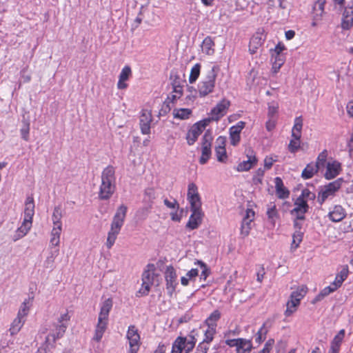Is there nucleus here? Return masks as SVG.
<instances>
[{
	"label": "nucleus",
	"mask_w": 353,
	"mask_h": 353,
	"mask_svg": "<svg viewBox=\"0 0 353 353\" xmlns=\"http://www.w3.org/2000/svg\"><path fill=\"white\" fill-rule=\"evenodd\" d=\"M101 183L99 187V199L108 200L114 194L116 189L115 169L108 165L101 173Z\"/></svg>",
	"instance_id": "1"
},
{
	"label": "nucleus",
	"mask_w": 353,
	"mask_h": 353,
	"mask_svg": "<svg viewBox=\"0 0 353 353\" xmlns=\"http://www.w3.org/2000/svg\"><path fill=\"white\" fill-rule=\"evenodd\" d=\"M127 207L121 205L117 210L111 223L110 230L108 233L106 246L110 249L115 243L118 234L123 225L124 219L126 216Z\"/></svg>",
	"instance_id": "2"
},
{
	"label": "nucleus",
	"mask_w": 353,
	"mask_h": 353,
	"mask_svg": "<svg viewBox=\"0 0 353 353\" xmlns=\"http://www.w3.org/2000/svg\"><path fill=\"white\" fill-rule=\"evenodd\" d=\"M219 70V66L213 65L208 70L205 79L199 82L198 91L201 97H204L213 92Z\"/></svg>",
	"instance_id": "3"
},
{
	"label": "nucleus",
	"mask_w": 353,
	"mask_h": 353,
	"mask_svg": "<svg viewBox=\"0 0 353 353\" xmlns=\"http://www.w3.org/2000/svg\"><path fill=\"white\" fill-rule=\"evenodd\" d=\"M344 179L343 178H339L336 180L330 182L322 187L319 192L317 201L321 205L327 199L332 198L336 195V193L341 188Z\"/></svg>",
	"instance_id": "4"
},
{
	"label": "nucleus",
	"mask_w": 353,
	"mask_h": 353,
	"mask_svg": "<svg viewBox=\"0 0 353 353\" xmlns=\"http://www.w3.org/2000/svg\"><path fill=\"white\" fill-rule=\"evenodd\" d=\"M212 140V132L210 130L206 131L201 140V156L199 159L201 165L205 164L211 157Z\"/></svg>",
	"instance_id": "5"
},
{
	"label": "nucleus",
	"mask_w": 353,
	"mask_h": 353,
	"mask_svg": "<svg viewBox=\"0 0 353 353\" xmlns=\"http://www.w3.org/2000/svg\"><path fill=\"white\" fill-rule=\"evenodd\" d=\"M210 119H204L194 123L188 131L186 134L187 143L189 145H193L197 140L199 136L209 124Z\"/></svg>",
	"instance_id": "6"
},
{
	"label": "nucleus",
	"mask_w": 353,
	"mask_h": 353,
	"mask_svg": "<svg viewBox=\"0 0 353 353\" xmlns=\"http://www.w3.org/2000/svg\"><path fill=\"white\" fill-rule=\"evenodd\" d=\"M50 334L46 337L44 345L54 346L57 340L62 338L66 331L67 326L65 324L54 323Z\"/></svg>",
	"instance_id": "7"
},
{
	"label": "nucleus",
	"mask_w": 353,
	"mask_h": 353,
	"mask_svg": "<svg viewBox=\"0 0 353 353\" xmlns=\"http://www.w3.org/2000/svg\"><path fill=\"white\" fill-rule=\"evenodd\" d=\"M126 337L130 345L128 353H137L140 347V335L134 325H132L128 327Z\"/></svg>",
	"instance_id": "8"
},
{
	"label": "nucleus",
	"mask_w": 353,
	"mask_h": 353,
	"mask_svg": "<svg viewBox=\"0 0 353 353\" xmlns=\"http://www.w3.org/2000/svg\"><path fill=\"white\" fill-rule=\"evenodd\" d=\"M148 268V270H145L142 274V286L139 291L143 295H147L150 292V286L153 284L155 275L154 265L149 264Z\"/></svg>",
	"instance_id": "9"
},
{
	"label": "nucleus",
	"mask_w": 353,
	"mask_h": 353,
	"mask_svg": "<svg viewBox=\"0 0 353 353\" xmlns=\"http://www.w3.org/2000/svg\"><path fill=\"white\" fill-rule=\"evenodd\" d=\"M230 106V101L223 99L219 101L215 107H214L210 112V117L208 119L210 121H218L221 118L227 114V111Z\"/></svg>",
	"instance_id": "10"
},
{
	"label": "nucleus",
	"mask_w": 353,
	"mask_h": 353,
	"mask_svg": "<svg viewBox=\"0 0 353 353\" xmlns=\"http://www.w3.org/2000/svg\"><path fill=\"white\" fill-rule=\"evenodd\" d=\"M165 279L168 294L170 296H172L178 285L176 270L172 266L170 265L167 267L165 272Z\"/></svg>",
	"instance_id": "11"
},
{
	"label": "nucleus",
	"mask_w": 353,
	"mask_h": 353,
	"mask_svg": "<svg viewBox=\"0 0 353 353\" xmlns=\"http://www.w3.org/2000/svg\"><path fill=\"white\" fill-rule=\"evenodd\" d=\"M152 121V113L148 110H143L141 112L139 125L141 132L143 134L150 133V124Z\"/></svg>",
	"instance_id": "12"
},
{
	"label": "nucleus",
	"mask_w": 353,
	"mask_h": 353,
	"mask_svg": "<svg viewBox=\"0 0 353 353\" xmlns=\"http://www.w3.org/2000/svg\"><path fill=\"white\" fill-rule=\"evenodd\" d=\"M294 208L291 211L292 214H294L296 219L303 221L305 219V214L307 212L309 206L306 201H303L302 198H297L294 203Z\"/></svg>",
	"instance_id": "13"
},
{
	"label": "nucleus",
	"mask_w": 353,
	"mask_h": 353,
	"mask_svg": "<svg viewBox=\"0 0 353 353\" xmlns=\"http://www.w3.org/2000/svg\"><path fill=\"white\" fill-rule=\"evenodd\" d=\"M326 171L324 176L327 180L334 179L341 172V163L337 161H328L326 163Z\"/></svg>",
	"instance_id": "14"
},
{
	"label": "nucleus",
	"mask_w": 353,
	"mask_h": 353,
	"mask_svg": "<svg viewBox=\"0 0 353 353\" xmlns=\"http://www.w3.org/2000/svg\"><path fill=\"white\" fill-rule=\"evenodd\" d=\"M353 26V2L344 8L342 16L341 28L349 30Z\"/></svg>",
	"instance_id": "15"
},
{
	"label": "nucleus",
	"mask_w": 353,
	"mask_h": 353,
	"mask_svg": "<svg viewBox=\"0 0 353 353\" xmlns=\"http://www.w3.org/2000/svg\"><path fill=\"white\" fill-rule=\"evenodd\" d=\"M245 123L243 121H239L235 125L230 128V143L232 145H236L241 139L240 133L244 128Z\"/></svg>",
	"instance_id": "16"
},
{
	"label": "nucleus",
	"mask_w": 353,
	"mask_h": 353,
	"mask_svg": "<svg viewBox=\"0 0 353 353\" xmlns=\"http://www.w3.org/2000/svg\"><path fill=\"white\" fill-rule=\"evenodd\" d=\"M265 40V36L261 32L254 34L250 41L249 51L253 54L256 52L257 50L262 46Z\"/></svg>",
	"instance_id": "17"
},
{
	"label": "nucleus",
	"mask_w": 353,
	"mask_h": 353,
	"mask_svg": "<svg viewBox=\"0 0 353 353\" xmlns=\"http://www.w3.org/2000/svg\"><path fill=\"white\" fill-rule=\"evenodd\" d=\"M192 214L186 224V228L190 230H195L199 227L202 223L203 213L202 210L191 211Z\"/></svg>",
	"instance_id": "18"
},
{
	"label": "nucleus",
	"mask_w": 353,
	"mask_h": 353,
	"mask_svg": "<svg viewBox=\"0 0 353 353\" xmlns=\"http://www.w3.org/2000/svg\"><path fill=\"white\" fill-rule=\"evenodd\" d=\"M248 159L243 161L238 165L237 170L239 172H244L249 170L257 162V159L254 154L253 151L249 150L247 154Z\"/></svg>",
	"instance_id": "19"
},
{
	"label": "nucleus",
	"mask_w": 353,
	"mask_h": 353,
	"mask_svg": "<svg viewBox=\"0 0 353 353\" xmlns=\"http://www.w3.org/2000/svg\"><path fill=\"white\" fill-rule=\"evenodd\" d=\"M131 75L132 70L130 67L129 65L124 66L119 76V81L117 83L118 89L124 90L128 88V85L125 81L129 79Z\"/></svg>",
	"instance_id": "20"
},
{
	"label": "nucleus",
	"mask_w": 353,
	"mask_h": 353,
	"mask_svg": "<svg viewBox=\"0 0 353 353\" xmlns=\"http://www.w3.org/2000/svg\"><path fill=\"white\" fill-rule=\"evenodd\" d=\"M346 216L345 209L339 205H335L328 213V217L332 222H339Z\"/></svg>",
	"instance_id": "21"
},
{
	"label": "nucleus",
	"mask_w": 353,
	"mask_h": 353,
	"mask_svg": "<svg viewBox=\"0 0 353 353\" xmlns=\"http://www.w3.org/2000/svg\"><path fill=\"white\" fill-rule=\"evenodd\" d=\"M276 194L279 199H286L289 197L290 192L285 188L282 179L277 176L274 179Z\"/></svg>",
	"instance_id": "22"
},
{
	"label": "nucleus",
	"mask_w": 353,
	"mask_h": 353,
	"mask_svg": "<svg viewBox=\"0 0 353 353\" xmlns=\"http://www.w3.org/2000/svg\"><path fill=\"white\" fill-rule=\"evenodd\" d=\"M108 320L98 318V322L95 328L93 340L99 342L101 340L106 330Z\"/></svg>",
	"instance_id": "23"
},
{
	"label": "nucleus",
	"mask_w": 353,
	"mask_h": 353,
	"mask_svg": "<svg viewBox=\"0 0 353 353\" xmlns=\"http://www.w3.org/2000/svg\"><path fill=\"white\" fill-rule=\"evenodd\" d=\"M34 214V203L32 197L28 196L26 199L24 210V220L32 222V217Z\"/></svg>",
	"instance_id": "24"
},
{
	"label": "nucleus",
	"mask_w": 353,
	"mask_h": 353,
	"mask_svg": "<svg viewBox=\"0 0 353 353\" xmlns=\"http://www.w3.org/2000/svg\"><path fill=\"white\" fill-rule=\"evenodd\" d=\"M325 0H316L313 6V20L319 21L324 14Z\"/></svg>",
	"instance_id": "25"
},
{
	"label": "nucleus",
	"mask_w": 353,
	"mask_h": 353,
	"mask_svg": "<svg viewBox=\"0 0 353 353\" xmlns=\"http://www.w3.org/2000/svg\"><path fill=\"white\" fill-rule=\"evenodd\" d=\"M112 299H105L101 305V310L99 314L100 319L108 320L109 313L112 307Z\"/></svg>",
	"instance_id": "26"
},
{
	"label": "nucleus",
	"mask_w": 353,
	"mask_h": 353,
	"mask_svg": "<svg viewBox=\"0 0 353 353\" xmlns=\"http://www.w3.org/2000/svg\"><path fill=\"white\" fill-rule=\"evenodd\" d=\"M32 221L23 219L22 225L16 231L14 236V241H17L26 236L32 227Z\"/></svg>",
	"instance_id": "27"
},
{
	"label": "nucleus",
	"mask_w": 353,
	"mask_h": 353,
	"mask_svg": "<svg viewBox=\"0 0 353 353\" xmlns=\"http://www.w3.org/2000/svg\"><path fill=\"white\" fill-rule=\"evenodd\" d=\"M214 41L213 39L211 37L208 36L203 39L202 42V51L206 54L212 55L214 52Z\"/></svg>",
	"instance_id": "28"
},
{
	"label": "nucleus",
	"mask_w": 353,
	"mask_h": 353,
	"mask_svg": "<svg viewBox=\"0 0 353 353\" xmlns=\"http://www.w3.org/2000/svg\"><path fill=\"white\" fill-rule=\"evenodd\" d=\"M252 347V341L245 339L239 338L236 351L237 353H245Z\"/></svg>",
	"instance_id": "29"
},
{
	"label": "nucleus",
	"mask_w": 353,
	"mask_h": 353,
	"mask_svg": "<svg viewBox=\"0 0 353 353\" xmlns=\"http://www.w3.org/2000/svg\"><path fill=\"white\" fill-rule=\"evenodd\" d=\"M348 275V270L343 268L335 277L334 281L331 283L334 289L337 290L342 285L343 282L347 279Z\"/></svg>",
	"instance_id": "30"
},
{
	"label": "nucleus",
	"mask_w": 353,
	"mask_h": 353,
	"mask_svg": "<svg viewBox=\"0 0 353 353\" xmlns=\"http://www.w3.org/2000/svg\"><path fill=\"white\" fill-rule=\"evenodd\" d=\"M266 214L268 216V221L274 227L276 220L279 218V214L276 210V205L270 204L268 208Z\"/></svg>",
	"instance_id": "31"
},
{
	"label": "nucleus",
	"mask_w": 353,
	"mask_h": 353,
	"mask_svg": "<svg viewBox=\"0 0 353 353\" xmlns=\"http://www.w3.org/2000/svg\"><path fill=\"white\" fill-rule=\"evenodd\" d=\"M216 323H210V325L208 326V328L204 331V338L201 343H205L209 345L216 333Z\"/></svg>",
	"instance_id": "32"
},
{
	"label": "nucleus",
	"mask_w": 353,
	"mask_h": 353,
	"mask_svg": "<svg viewBox=\"0 0 353 353\" xmlns=\"http://www.w3.org/2000/svg\"><path fill=\"white\" fill-rule=\"evenodd\" d=\"M318 165L314 163H308L302 172L301 176L304 179H311L319 170Z\"/></svg>",
	"instance_id": "33"
},
{
	"label": "nucleus",
	"mask_w": 353,
	"mask_h": 353,
	"mask_svg": "<svg viewBox=\"0 0 353 353\" xmlns=\"http://www.w3.org/2000/svg\"><path fill=\"white\" fill-rule=\"evenodd\" d=\"M26 321V319H23L17 316V317L12 321L11 326L10 327V332L11 335L17 334L23 327L24 323Z\"/></svg>",
	"instance_id": "34"
},
{
	"label": "nucleus",
	"mask_w": 353,
	"mask_h": 353,
	"mask_svg": "<svg viewBox=\"0 0 353 353\" xmlns=\"http://www.w3.org/2000/svg\"><path fill=\"white\" fill-rule=\"evenodd\" d=\"M62 228H52L51 231V237L50 245L51 247H58L60 243V236Z\"/></svg>",
	"instance_id": "35"
},
{
	"label": "nucleus",
	"mask_w": 353,
	"mask_h": 353,
	"mask_svg": "<svg viewBox=\"0 0 353 353\" xmlns=\"http://www.w3.org/2000/svg\"><path fill=\"white\" fill-rule=\"evenodd\" d=\"M61 218L62 213L60 206L54 207L52 215L53 228H62Z\"/></svg>",
	"instance_id": "36"
},
{
	"label": "nucleus",
	"mask_w": 353,
	"mask_h": 353,
	"mask_svg": "<svg viewBox=\"0 0 353 353\" xmlns=\"http://www.w3.org/2000/svg\"><path fill=\"white\" fill-rule=\"evenodd\" d=\"M300 303L298 302V299H294L290 297V299L286 303V310L285 311V315L286 316H291L296 310Z\"/></svg>",
	"instance_id": "37"
},
{
	"label": "nucleus",
	"mask_w": 353,
	"mask_h": 353,
	"mask_svg": "<svg viewBox=\"0 0 353 353\" xmlns=\"http://www.w3.org/2000/svg\"><path fill=\"white\" fill-rule=\"evenodd\" d=\"M303 232L299 230H296L292 234V242L291 243V250L294 251L299 246V244L303 240Z\"/></svg>",
	"instance_id": "38"
},
{
	"label": "nucleus",
	"mask_w": 353,
	"mask_h": 353,
	"mask_svg": "<svg viewBox=\"0 0 353 353\" xmlns=\"http://www.w3.org/2000/svg\"><path fill=\"white\" fill-rule=\"evenodd\" d=\"M190 204V210H201V201L199 195L194 196L187 198Z\"/></svg>",
	"instance_id": "39"
},
{
	"label": "nucleus",
	"mask_w": 353,
	"mask_h": 353,
	"mask_svg": "<svg viewBox=\"0 0 353 353\" xmlns=\"http://www.w3.org/2000/svg\"><path fill=\"white\" fill-rule=\"evenodd\" d=\"M192 114V110L189 108L175 109L173 112L174 118L180 119H187Z\"/></svg>",
	"instance_id": "40"
},
{
	"label": "nucleus",
	"mask_w": 353,
	"mask_h": 353,
	"mask_svg": "<svg viewBox=\"0 0 353 353\" xmlns=\"http://www.w3.org/2000/svg\"><path fill=\"white\" fill-rule=\"evenodd\" d=\"M30 303V298L24 300V301L22 303V304L19 310V312L17 313L18 316L21 317L23 319H26V317L27 316V315L29 312Z\"/></svg>",
	"instance_id": "41"
},
{
	"label": "nucleus",
	"mask_w": 353,
	"mask_h": 353,
	"mask_svg": "<svg viewBox=\"0 0 353 353\" xmlns=\"http://www.w3.org/2000/svg\"><path fill=\"white\" fill-rule=\"evenodd\" d=\"M183 337H177L172 344L171 353H184L183 348Z\"/></svg>",
	"instance_id": "42"
},
{
	"label": "nucleus",
	"mask_w": 353,
	"mask_h": 353,
	"mask_svg": "<svg viewBox=\"0 0 353 353\" xmlns=\"http://www.w3.org/2000/svg\"><path fill=\"white\" fill-rule=\"evenodd\" d=\"M201 70V64L196 63L191 69L190 77H189V82L190 83H194L199 77Z\"/></svg>",
	"instance_id": "43"
},
{
	"label": "nucleus",
	"mask_w": 353,
	"mask_h": 353,
	"mask_svg": "<svg viewBox=\"0 0 353 353\" xmlns=\"http://www.w3.org/2000/svg\"><path fill=\"white\" fill-rule=\"evenodd\" d=\"M307 293V287L301 286L296 290L293 291L290 294V298L294 299H298V302H301V300L305 296Z\"/></svg>",
	"instance_id": "44"
},
{
	"label": "nucleus",
	"mask_w": 353,
	"mask_h": 353,
	"mask_svg": "<svg viewBox=\"0 0 353 353\" xmlns=\"http://www.w3.org/2000/svg\"><path fill=\"white\" fill-rule=\"evenodd\" d=\"M268 325V321L265 322L261 327L259 329L256 334V337L255 339V341L258 343H261L262 341H263L265 339V335L268 332V329L266 328V327Z\"/></svg>",
	"instance_id": "45"
},
{
	"label": "nucleus",
	"mask_w": 353,
	"mask_h": 353,
	"mask_svg": "<svg viewBox=\"0 0 353 353\" xmlns=\"http://www.w3.org/2000/svg\"><path fill=\"white\" fill-rule=\"evenodd\" d=\"M195 264L199 265L201 268L200 279H203V280L205 281L206 279L208 278V276L210 274L211 272H210V268L208 267V265L205 263H203L201 261H196L195 262Z\"/></svg>",
	"instance_id": "46"
},
{
	"label": "nucleus",
	"mask_w": 353,
	"mask_h": 353,
	"mask_svg": "<svg viewBox=\"0 0 353 353\" xmlns=\"http://www.w3.org/2000/svg\"><path fill=\"white\" fill-rule=\"evenodd\" d=\"M156 198V192L154 188H148L145 190L143 201L148 203H152Z\"/></svg>",
	"instance_id": "47"
},
{
	"label": "nucleus",
	"mask_w": 353,
	"mask_h": 353,
	"mask_svg": "<svg viewBox=\"0 0 353 353\" xmlns=\"http://www.w3.org/2000/svg\"><path fill=\"white\" fill-rule=\"evenodd\" d=\"M183 352L184 353H189L191 350H192L195 345L194 338L192 336H190V339L183 337Z\"/></svg>",
	"instance_id": "48"
},
{
	"label": "nucleus",
	"mask_w": 353,
	"mask_h": 353,
	"mask_svg": "<svg viewBox=\"0 0 353 353\" xmlns=\"http://www.w3.org/2000/svg\"><path fill=\"white\" fill-rule=\"evenodd\" d=\"M21 138L28 141L29 140V132H30V123L27 121L23 120L22 121V126L20 130Z\"/></svg>",
	"instance_id": "49"
},
{
	"label": "nucleus",
	"mask_w": 353,
	"mask_h": 353,
	"mask_svg": "<svg viewBox=\"0 0 353 353\" xmlns=\"http://www.w3.org/2000/svg\"><path fill=\"white\" fill-rule=\"evenodd\" d=\"M327 151L324 150L322 152H321L316 159V162L314 163V165H318V168L321 169V168H323L326 166V159H327Z\"/></svg>",
	"instance_id": "50"
},
{
	"label": "nucleus",
	"mask_w": 353,
	"mask_h": 353,
	"mask_svg": "<svg viewBox=\"0 0 353 353\" xmlns=\"http://www.w3.org/2000/svg\"><path fill=\"white\" fill-rule=\"evenodd\" d=\"M335 290H336L334 289L333 286L330 284L329 286L325 287L321 291V292L315 298V300L317 301H321L324 297L327 296Z\"/></svg>",
	"instance_id": "51"
},
{
	"label": "nucleus",
	"mask_w": 353,
	"mask_h": 353,
	"mask_svg": "<svg viewBox=\"0 0 353 353\" xmlns=\"http://www.w3.org/2000/svg\"><path fill=\"white\" fill-rule=\"evenodd\" d=\"M215 153L217 161L219 162H225L227 159V154L225 148L215 147Z\"/></svg>",
	"instance_id": "52"
},
{
	"label": "nucleus",
	"mask_w": 353,
	"mask_h": 353,
	"mask_svg": "<svg viewBox=\"0 0 353 353\" xmlns=\"http://www.w3.org/2000/svg\"><path fill=\"white\" fill-rule=\"evenodd\" d=\"M252 221H249V220L243 219L241 223V234L243 236H246L249 234L250 230L251 229V223Z\"/></svg>",
	"instance_id": "53"
},
{
	"label": "nucleus",
	"mask_w": 353,
	"mask_h": 353,
	"mask_svg": "<svg viewBox=\"0 0 353 353\" xmlns=\"http://www.w3.org/2000/svg\"><path fill=\"white\" fill-rule=\"evenodd\" d=\"M264 176V170L259 168L252 177L254 184L259 185L262 183L263 178Z\"/></svg>",
	"instance_id": "54"
},
{
	"label": "nucleus",
	"mask_w": 353,
	"mask_h": 353,
	"mask_svg": "<svg viewBox=\"0 0 353 353\" xmlns=\"http://www.w3.org/2000/svg\"><path fill=\"white\" fill-rule=\"evenodd\" d=\"M220 312L216 310L211 313L210 316L206 319L205 323L208 324V326H209L210 323H216V322L220 319Z\"/></svg>",
	"instance_id": "55"
},
{
	"label": "nucleus",
	"mask_w": 353,
	"mask_h": 353,
	"mask_svg": "<svg viewBox=\"0 0 353 353\" xmlns=\"http://www.w3.org/2000/svg\"><path fill=\"white\" fill-rule=\"evenodd\" d=\"M298 198H302L303 201L314 200L316 198V195L314 192H312L308 189H303L301 192V194Z\"/></svg>",
	"instance_id": "56"
},
{
	"label": "nucleus",
	"mask_w": 353,
	"mask_h": 353,
	"mask_svg": "<svg viewBox=\"0 0 353 353\" xmlns=\"http://www.w3.org/2000/svg\"><path fill=\"white\" fill-rule=\"evenodd\" d=\"M300 148V139H295L293 138L290 141L288 145V150L291 153H295L298 151Z\"/></svg>",
	"instance_id": "57"
},
{
	"label": "nucleus",
	"mask_w": 353,
	"mask_h": 353,
	"mask_svg": "<svg viewBox=\"0 0 353 353\" xmlns=\"http://www.w3.org/2000/svg\"><path fill=\"white\" fill-rule=\"evenodd\" d=\"M345 336V330H341L339 333L334 336L333 341H332L331 344L334 345H336L340 347L341 343L344 338Z\"/></svg>",
	"instance_id": "58"
},
{
	"label": "nucleus",
	"mask_w": 353,
	"mask_h": 353,
	"mask_svg": "<svg viewBox=\"0 0 353 353\" xmlns=\"http://www.w3.org/2000/svg\"><path fill=\"white\" fill-rule=\"evenodd\" d=\"M199 195L198 192V188L194 183H190L188 185L187 198L192 197L194 196Z\"/></svg>",
	"instance_id": "59"
},
{
	"label": "nucleus",
	"mask_w": 353,
	"mask_h": 353,
	"mask_svg": "<svg viewBox=\"0 0 353 353\" xmlns=\"http://www.w3.org/2000/svg\"><path fill=\"white\" fill-rule=\"evenodd\" d=\"M163 203L164 205L170 209L178 210L179 208V204L177 202V201L174 199H173V200L171 201L168 200L167 198H165L163 199Z\"/></svg>",
	"instance_id": "60"
},
{
	"label": "nucleus",
	"mask_w": 353,
	"mask_h": 353,
	"mask_svg": "<svg viewBox=\"0 0 353 353\" xmlns=\"http://www.w3.org/2000/svg\"><path fill=\"white\" fill-rule=\"evenodd\" d=\"M58 254H59V248H57L54 251L51 252V255L47 258V259L45 262L47 268L52 267V265L54 261V259L57 256Z\"/></svg>",
	"instance_id": "61"
},
{
	"label": "nucleus",
	"mask_w": 353,
	"mask_h": 353,
	"mask_svg": "<svg viewBox=\"0 0 353 353\" xmlns=\"http://www.w3.org/2000/svg\"><path fill=\"white\" fill-rule=\"evenodd\" d=\"M274 344V340L272 339H270L267 341L265 343L263 348L261 351H260V353H270V350H272L273 345Z\"/></svg>",
	"instance_id": "62"
},
{
	"label": "nucleus",
	"mask_w": 353,
	"mask_h": 353,
	"mask_svg": "<svg viewBox=\"0 0 353 353\" xmlns=\"http://www.w3.org/2000/svg\"><path fill=\"white\" fill-rule=\"evenodd\" d=\"M286 50L285 45L279 42L274 48V49L271 50V52L273 54H284L283 52Z\"/></svg>",
	"instance_id": "63"
},
{
	"label": "nucleus",
	"mask_w": 353,
	"mask_h": 353,
	"mask_svg": "<svg viewBox=\"0 0 353 353\" xmlns=\"http://www.w3.org/2000/svg\"><path fill=\"white\" fill-rule=\"evenodd\" d=\"M209 350V345L205 343H200L196 350L195 353H207Z\"/></svg>",
	"instance_id": "64"
}]
</instances>
